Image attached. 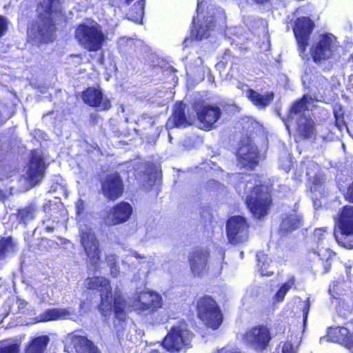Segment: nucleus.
Returning a JSON list of instances; mask_svg holds the SVG:
<instances>
[{
	"label": "nucleus",
	"mask_w": 353,
	"mask_h": 353,
	"mask_svg": "<svg viewBox=\"0 0 353 353\" xmlns=\"http://www.w3.org/2000/svg\"><path fill=\"white\" fill-rule=\"evenodd\" d=\"M236 155L238 165L241 168L252 170L258 165V149L248 137H241Z\"/></svg>",
	"instance_id": "11"
},
{
	"label": "nucleus",
	"mask_w": 353,
	"mask_h": 353,
	"mask_svg": "<svg viewBox=\"0 0 353 353\" xmlns=\"http://www.w3.org/2000/svg\"><path fill=\"white\" fill-rule=\"evenodd\" d=\"M46 165L39 151L32 152L31 159L26 172L27 178L32 184H37L43 179Z\"/></svg>",
	"instance_id": "21"
},
{
	"label": "nucleus",
	"mask_w": 353,
	"mask_h": 353,
	"mask_svg": "<svg viewBox=\"0 0 353 353\" xmlns=\"http://www.w3.org/2000/svg\"><path fill=\"white\" fill-rule=\"evenodd\" d=\"M14 252V243L12 239L3 238L0 241V260H3Z\"/></svg>",
	"instance_id": "37"
},
{
	"label": "nucleus",
	"mask_w": 353,
	"mask_h": 353,
	"mask_svg": "<svg viewBox=\"0 0 353 353\" xmlns=\"http://www.w3.org/2000/svg\"><path fill=\"white\" fill-rule=\"evenodd\" d=\"M2 199H3L2 192L0 190V200H2Z\"/></svg>",
	"instance_id": "55"
},
{
	"label": "nucleus",
	"mask_w": 353,
	"mask_h": 353,
	"mask_svg": "<svg viewBox=\"0 0 353 353\" xmlns=\"http://www.w3.org/2000/svg\"><path fill=\"white\" fill-rule=\"evenodd\" d=\"M82 99L85 103L101 110H108L111 106L110 101L103 97L99 88H88L83 92Z\"/></svg>",
	"instance_id": "25"
},
{
	"label": "nucleus",
	"mask_w": 353,
	"mask_h": 353,
	"mask_svg": "<svg viewBox=\"0 0 353 353\" xmlns=\"http://www.w3.org/2000/svg\"><path fill=\"white\" fill-rule=\"evenodd\" d=\"M199 121V128L209 131L216 126V123L222 116V110L215 103H199L194 105Z\"/></svg>",
	"instance_id": "9"
},
{
	"label": "nucleus",
	"mask_w": 353,
	"mask_h": 353,
	"mask_svg": "<svg viewBox=\"0 0 353 353\" xmlns=\"http://www.w3.org/2000/svg\"><path fill=\"white\" fill-rule=\"evenodd\" d=\"M77 214L80 215L83 212V202L81 199H79L76 203Z\"/></svg>",
	"instance_id": "50"
},
{
	"label": "nucleus",
	"mask_w": 353,
	"mask_h": 353,
	"mask_svg": "<svg viewBox=\"0 0 353 353\" xmlns=\"http://www.w3.org/2000/svg\"><path fill=\"white\" fill-rule=\"evenodd\" d=\"M325 341H332L341 344L353 353V331L344 326L331 328L327 336L320 338V343Z\"/></svg>",
	"instance_id": "19"
},
{
	"label": "nucleus",
	"mask_w": 353,
	"mask_h": 353,
	"mask_svg": "<svg viewBox=\"0 0 353 353\" xmlns=\"http://www.w3.org/2000/svg\"><path fill=\"white\" fill-rule=\"evenodd\" d=\"M297 132L304 138H310L314 133V123L310 115H304L295 120Z\"/></svg>",
	"instance_id": "31"
},
{
	"label": "nucleus",
	"mask_w": 353,
	"mask_h": 353,
	"mask_svg": "<svg viewBox=\"0 0 353 353\" xmlns=\"http://www.w3.org/2000/svg\"><path fill=\"white\" fill-rule=\"evenodd\" d=\"M325 230L323 228L316 229L314 232V236L318 240L323 239L325 237Z\"/></svg>",
	"instance_id": "48"
},
{
	"label": "nucleus",
	"mask_w": 353,
	"mask_h": 353,
	"mask_svg": "<svg viewBox=\"0 0 353 353\" xmlns=\"http://www.w3.org/2000/svg\"><path fill=\"white\" fill-rule=\"evenodd\" d=\"M8 21L3 16H0V37H3L8 30Z\"/></svg>",
	"instance_id": "43"
},
{
	"label": "nucleus",
	"mask_w": 353,
	"mask_h": 353,
	"mask_svg": "<svg viewBox=\"0 0 353 353\" xmlns=\"http://www.w3.org/2000/svg\"><path fill=\"white\" fill-rule=\"evenodd\" d=\"M256 257L261 274L262 276L272 275L274 272L272 270H268L270 267V259L268 256L263 253L259 252L257 254Z\"/></svg>",
	"instance_id": "38"
},
{
	"label": "nucleus",
	"mask_w": 353,
	"mask_h": 353,
	"mask_svg": "<svg viewBox=\"0 0 353 353\" xmlns=\"http://www.w3.org/2000/svg\"><path fill=\"white\" fill-rule=\"evenodd\" d=\"M245 342L257 350L266 348L271 339L270 330L265 326H256L248 330L244 336Z\"/></svg>",
	"instance_id": "17"
},
{
	"label": "nucleus",
	"mask_w": 353,
	"mask_h": 353,
	"mask_svg": "<svg viewBox=\"0 0 353 353\" xmlns=\"http://www.w3.org/2000/svg\"><path fill=\"white\" fill-rule=\"evenodd\" d=\"M133 212L132 205L125 201H121L110 209L104 217L107 225H115L128 221Z\"/></svg>",
	"instance_id": "18"
},
{
	"label": "nucleus",
	"mask_w": 353,
	"mask_h": 353,
	"mask_svg": "<svg viewBox=\"0 0 353 353\" xmlns=\"http://www.w3.org/2000/svg\"><path fill=\"white\" fill-rule=\"evenodd\" d=\"M58 0H43L41 7L44 12L41 13L36 24L29 29L28 33L32 39L39 42L48 43L54 39L55 25L54 14L59 10Z\"/></svg>",
	"instance_id": "3"
},
{
	"label": "nucleus",
	"mask_w": 353,
	"mask_h": 353,
	"mask_svg": "<svg viewBox=\"0 0 353 353\" xmlns=\"http://www.w3.org/2000/svg\"><path fill=\"white\" fill-rule=\"evenodd\" d=\"M336 126L339 128L340 131L343 130V128L345 127L347 130L349 132L348 128L346 126V125L343 123V121H339L338 119H336Z\"/></svg>",
	"instance_id": "51"
},
{
	"label": "nucleus",
	"mask_w": 353,
	"mask_h": 353,
	"mask_svg": "<svg viewBox=\"0 0 353 353\" xmlns=\"http://www.w3.org/2000/svg\"><path fill=\"white\" fill-rule=\"evenodd\" d=\"M193 334L188 329L185 323H181L172 327L170 332L165 337L162 345L171 352H179L188 348L191 343Z\"/></svg>",
	"instance_id": "6"
},
{
	"label": "nucleus",
	"mask_w": 353,
	"mask_h": 353,
	"mask_svg": "<svg viewBox=\"0 0 353 353\" xmlns=\"http://www.w3.org/2000/svg\"><path fill=\"white\" fill-rule=\"evenodd\" d=\"M43 227L46 232H52L54 231V226L53 225H45V222H43Z\"/></svg>",
	"instance_id": "52"
},
{
	"label": "nucleus",
	"mask_w": 353,
	"mask_h": 353,
	"mask_svg": "<svg viewBox=\"0 0 353 353\" xmlns=\"http://www.w3.org/2000/svg\"><path fill=\"white\" fill-rule=\"evenodd\" d=\"M227 236L229 242L237 245L248 240V224L241 216H232L226 224Z\"/></svg>",
	"instance_id": "13"
},
{
	"label": "nucleus",
	"mask_w": 353,
	"mask_h": 353,
	"mask_svg": "<svg viewBox=\"0 0 353 353\" xmlns=\"http://www.w3.org/2000/svg\"><path fill=\"white\" fill-rule=\"evenodd\" d=\"M295 280L293 276L290 277L285 283L282 285V286L279 288V290L276 292L274 295V299L277 302L282 301L287 292L294 285Z\"/></svg>",
	"instance_id": "39"
},
{
	"label": "nucleus",
	"mask_w": 353,
	"mask_h": 353,
	"mask_svg": "<svg viewBox=\"0 0 353 353\" xmlns=\"http://www.w3.org/2000/svg\"><path fill=\"white\" fill-rule=\"evenodd\" d=\"M79 234L81 245L90 263L97 270L99 266L101 254L99 241L92 230L86 225L80 226Z\"/></svg>",
	"instance_id": "10"
},
{
	"label": "nucleus",
	"mask_w": 353,
	"mask_h": 353,
	"mask_svg": "<svg viewBox=\"0 0 353 353\" xmlns=\"http://www.w3.org/2000/svg\"><path fill=\"white\" fill-rule=\"evenodd\" d=\"M317 80L320 82L319 85L317 86V89L320 92L321 90H323L324 88H326L328 85V81L327 79H325L323 76L317 77Z\"/></svg>",
	"instance_id": "46"
},
{
	"label": "nucleus",
	"mask_w": 353,
	"mask_h": 353,
	"mask_svg": "<svg viewBox=\"0 0 353 353\" xmlns=\"http://www.w3.org/2000/svg\"><path fill=\"white\" fill-rule=\"evenodd\" d=\"M132 256H134V258L136 259H145V256L144 255H142L139 253H138L137 251L135 250H131L130 251V254H128L125 258L123 260V263H127L129 262V257Z\"/></svg>",
	"instance_id": "45"
},
{
	"label": "nucleus",
	"mask_w": 353,
	"mask_h": 353,
	"mask_svg": "<svg viewBox=\"0 0 353 353\" xmlns=\"http://www.w3.org/2000/svg\"><path fill=\"white\" fill-rule=\"evenodd\" d=\"M310 300H309V299H307V300L305 301V306L303 309L304 324L305 323V322L307 319V316H308V313L310 311Z\"/></svg>",
	"instance_id": "47"
},
{
	"label": "nucleus",
	"mask_w": 353,
	"mask_h": 353,
	"mask_svg": "<svg viewBox=\"0 0 353 353\" xmlns=\"http://www.w3.org/2000/svg\"><path fill=\"white\" fill-rule=\"evenodd\" d=\"M236 177L238 182L235 184V189L239 195L245 198L253 216L256 219L265 216L271 203L268 188L254 174H238Z\"/></svg>",
	"instance_id": "1"
},
{
	"label": "nucleus",
	"mask_w": 353,
	"mask_h": 353,
	"mask_svg": "<svg viewBox=\"0 0 353 353\" xmlns=\"http://www.w3.org/2000/svg\"><path fill=\"white\" fill-rule=\"evenodd\" d=\"M344 266L345 268L346 275L350 280V283H351V285H349L345 283L344 285L347 287L350 291V293L353 294V263L349 261L345 263Z\"/></svg>",
	"instance_id": "42"
},
{
	"label": "nucleus",
	"mask_w": 353,
	"mask_h": 353,
	"mask_svg": "<svg viewBox=\"0 0 353 353\" xmlns=\"http://www.w3.org/2000/svg\"><path fill=\"white\" fill-rule=\"evenodd\" d=\"M271 0H254L258 4H264L266 3H269Z\"/></svg>",
	"instance_id": "53"
},
{
	"label": "nucleus",
	"mask_w": 353,
	"mask_h": 353,
	"mask_svg": "<svg viewBox=\"0 0 353 353\" xmlns=\"http://www.w3.org/2000/svg\"><path fill=\"white\" fill-rule=\"evenodd\" d=\"M79 315L72 308H52L45 310L36 317L37 322H47L63 319L76 321Z\"/></svg>",
	"instance_id": "22"
},
{
	"label": "nucleus",
	"mask_w": 353,
	"mask_h": 353,
	"mask_svg": "<svg viewBox=\"0 0 353 353\" xmlns=\"http://www.w3.org/2000/svg\"><path fill=\"white\" fill-rule=\"evenodd\" d=\"M115 320L114 322V328L117 332L119 337L123 336V331L126 327V305L125 301L122 297L117 296V294L114 296V303L112 304Z\"/></svg>",
	"instance_id": "23"
},
{
	"label": "nucleus",
	"mask_w": 353,
	"mask_h": 353,
	"mask_svg": "<svg viewBox=\"0 0 353 353\" xmlns=\"http://www.w3.org/2000/svg\"><path fill=\"white\" fill-rule=\"evenodd\" d=\"M67 341L76 353H99L93 343L85 336L70 334H68Z\"/></svg>",
	"instance_id": "26"
},
{
	"label": "nucleus",
	"mask_w": 353,
	"mask_h": 353,
	"mask_svg": "<svg viewBox=\"0 0 353 353\" xmlns=\"http://www.w3.org/2000/svg\"><path fill=\"white\" fill-rule=\"evenodd\" d=\"M311 167L314 169V171L312 170V168H308L306 172L308 179L313 183L314 186L321 185L325 181L323 173L319 170L318 165L312 163ZM314 190H316L315 187H314Z\"/></svg>",
	"instance_id": "36"
},
{
	"label": "nucleus",
	"mask_w": 353,
	"mask_h": 353,
	"mask_svg": "<svg viewBox=\"0 0 353 353\" xmlns=\"http://www.w3.org/2000/svg\"><path fill=\"white\" fill-rule=\"evenodd\" d=\"M117 256L113 254H108L105 261L110 270V274L113 277H117L119 274V268L117 265Z\"/></svg>",
	"instance_id": "40"
},
{
	"label": "nucleus",
	"mask_w": 353,
	"mask_h": 353,
	"mask_svg": "<svg viewBox=\"0 0 353 353\" xmlns=\"http://www.w3.org/2000/svg\"><path fill=\"white\" fill-rule=\"evenodd\" d=\"M241 258H243V252H241Z\"/></svg>",
	"instance_id": "56"
},
{
	"label": "nucleus",
	"mask_w": 353,
	"mask_h": 353,
	"mask_svg": "<svg viewBox=\"0 0 353 353\" xmlns=\"http://www.w3.org/2000/svg\"><path fill=\"white\" fill-rule=\"evenodd\" d=\"M337 48L336 38L332 34H325L313 44L310 49L311 56L315 63H320L330 59Z\"/></svg>",
	"instance_id": "12"
},
{
	"label": "nucleus",
	"mask_w": 353,
	"mask_h": 353,
	"mask_svg": "<svg viewBox=\"0 0 353 353\" xmlns=\"http://www.w3.org/2000/svg\"><path fill=\"white\" fill-rule=\"evenodd\" d=\"M149 353H165V348H162L161 351L157 350H152Z\"/></svg>",
	"instance_id": "54"
},
{
	"label": "nucleus",
	"mask_w": 353,
	"mask_h": 353,
	"mask_svg": "<svg viewBox=\"0 0 353 353\" xmlns=\"http://www.w3.org/2000/svg\"><path fill=\"white\" fill-rule=\"evenodd\" d=\"M334 236L339 243L353 248L352 205H345L339 212Z\"/></svg>",
	"instance_id": "5"
},
{
	"label": "nucleus",
	"mask_w": 353,
	"mask_h": 353,
	"mask_svg": "<svg viewBox=\"0 0 353 353\" xmlns=\"http://www.w3.org/2000/svg\"><path fill=\"white\" fill-rule=\"evenodd\" d=\"M172 137H170V135L169 134V139L170 141L171 140Z\"/></svg>",
	"instance_id": "59"
},
{
	"label": "nucleus",
	"mask_w": 353,
	"mask_h": 353,
	"mask_svg": "<svg viewBox=\"0 0 353 353\" xmlns=\"http://www.w3.org/2000/svg\"><path fill=\"white\" fill-rule=\"evenodd\" d=\"M79 43L90 52L100 50L106 39V35L97 23H83L78 26L75 32Z\"/></svg>",
	"instance_id": "4"
},
{
	"label": "nucleus",
	"mask_w": 353,
	"mask_h": 353,
	"mask_svg": "<svg viewBox=\"0 0 353 353\" xmlns=\"http://www.w3.org/2000/svg\"><path fill=\"white\" fill-rule=\"evenodd\" d=\"M339 286L335 283H333L332 285L330 286L329 292L330 295L334 299H339V307L338 313L339 315L347 320L349 323H353V303L350 301L349 296L346 298H341V295L338 292Z\"/></svg>",
	"instance_id": "24"
},
{
	"label": "nucleus",
	"mask_w": 353,
	"mask_h": 353,
	"mask_svg": "<svg viewBox=\"0 0 353 353\" xmlns=\"http://www.w3.org/2000/svg\"><path fill=\"white\" fill-rule=\"evenodd\" d=\"M282 353H296V350L290 342H286L282 347Z\"/></svg>",
	"instance_id": "44"
},
{
	"label": "nucleus",
	"mask_w": 353,
	"mask_h": 353,
	"mask_svg": "<svg viewBox=\"0 0 353 353\" xmlns=\"http://www.w3.org/2000/svg\"><path fill=\"white\" fill-rule=\"evenodd\" d=\"M285 125H286V127L288 128V123H287V122H285Z\"/></svg>",
	"instance_id": "58"
},
{
	"label": "nucleus",
	"mask_w": 353,
	"mask_h": 353,
	"mask_svg": "<svg viewBox=\"0 0 353 353\" xmlns=\"http://www.w3.org/2000/svg\"><path fill=\"white\" fill-rule=\"evenodd\" d=\"M189 124L185 115V105L177 103L174 108L172 117L168 120V125H172L176 128H184Z\"/></svg>",
	"instance_id": "30"
},
{
	"label": "nucleus",
	"mask_w": 353,
	"mask_h": 353,
	"mask_svg": "<svg viewBox=\"0 0 353 353\" xmlns=\"http://www.w3.org/2000/svg\"><path fill=\"white\" fill-rule=\"evenodd\" d=\"M209 256L208 250L202 248H196L190 253V267L194 276H201L208 272Z\"/></svg>",
	"instance_id": "20"
},
{
	"label": "nucleus",
	"mask_w": 353,
	"mask_h": 353,
	"mask_svg": "<svg viewBox=\"0 0 353 353\" xmlns=\"http://www.w3.org/2000/svg\"><path fill=\"white\" fill-rule=\"evenodd\" d=\"M83 305V303H81V305H80V307H81V308H82Z\"/></svg>",
	"instance_id": "57"
},
{
	"label": "nucleus",
	"mask_w": 353,
	"mask_h": 353,
	"mask_svg": "<svg viewBox=\"0 0 353 353\" xmlns=\"http://www.w3.org/2000/svg\"><path fill=\"white\" fill-rule=\"evenodd\" d=\"M345 199L348 201L353 203V183L348 187L347 190Z\"/></svg>",
	"instance_id": "49"
},
{
	"label": "nucleus",
	"mask_w": 353,
	"mask_h": 353,
	"mask_svg": "<svg viewBox=\"0 0 353 353\" xmlns=\"http://www.w3.org/2000/svg\"><path fill=\"white\" fill-rule=\"evenodd\" d=\"M303 224L302 217L296 213L286 215L283 219L279 232L282 236L300 228Z\"/></svg>",
	"instance_id": "29"
},
{
	"label": "nucleus",
	"mask_w": 353,
	"mask_h": 353,
	"mask_svg": "<svg viewBox=\"0 0 353 353\" xmlns=\"http://www.w3.org/2000/svg\"><path fill=\"white\" fill-rule=\"evenodd\" d=\"M205 8L203 2L198 0L197 18L193 17V26L191 31L192 37L197 40H202L210 36V32L216 23L224 24L225 12L220 7L210 4Z\"/></svg>",
	"instance_id": "2"
},
{
	"label": "nucleus",
	"mask_w": 353,
	"mask_h": 353,
	"mask_svg": "<svg viewBox=\"0 0 353 353\" xmlns=\"http://www.w3.org/2000/svg\"><path fill=\"white\" fill-rule=\"evenodd\" d=\"M316 254L322 261L323 270V274L327 273L331 269L332 263L335 256V253L328 248H319L318 251L314 252Z\"/></svg>",
	"instance_id": "34"
},
{
	"label": "nucleus",
	"mask_w": 353,
	"mask_h": 353,
	"mask_svg": "<svg viewBox=\"0 0 353 353\" xmlns=\"http://www.w3.org/2000/svg\"><path fill=\"white\" fill-rule=\"evenodd\" d=\"M313 102L312 97L304 95L301 99L296 101L292 105L288 114V120L295 121L304 115H310L308 108Z\"/></svg>",
	"instance_id": "27"
},
{
	"label": "nucleus",
	"mask_w": 353,
	"mask_h": 353,
	"mask_svg": "<svg viewBox=\"0 0 353 353\" xmlns=\"http://www.w3.org/2000/svg\"><path fill=\"white\" fill-rule=\"evenodd\" d=\"M49 341V337L46 335L36 337L28 345L26 353H43Z\"/></svg>",
	"instance_id": "33"
},
{
	"label": "nucleus",
	"mask_w": 353,
	"mask_h": 353,
	"mask_svg": "<svg viewBox=\"0 0 353 353\" xmlns=\"http://www.w3.org/2000/svg\"><path fill=\"white\" fill-rule=\"evenodd\" d=\"M313 28V22L309 17L299 18L295 22L293 31L298 43L301 56L305 53Z\"/></svg>",
	"instance_id": "15"
},
{
	"label": "nucleus",
	"mask_w": 353,
	"mask_h": 353,
	"mask_svg": "<svg viewBox=\"0 0 353 353\" xmlns=\"http://www.w3.org/2000/svg\"><path fill=\"white\" fill-rule=\"evenodd\" d=\"M19 345L14 343H3L0 345V353H18Z\"/></svg>",
	"instance_id": "41"
},
{
	"label": "nucleus",
	"mask_w": 353,
	"mask_h": 353,
	"mask_svg": "<svg viewBox=\"0 0 353 353\" xmlns=\"http://www.w3.org/2000/svg\"><path fill=\"white\" fill-rule=\"evenodd\" d=\"M84 285L88 289L97 290L101 292V312L104 316L110 315L114 303L110 281L104 277L96 276L86 279Z\"/></svg>",
	"instance_id": "8"
},
{
	"label": "nucleus",
	"mask_w": 353,
	"mask_h": 353,
	"mask_svg": "<svg viewBox=\"0 0 353 353\" xmlns=\"http://www.w3.org/2000/svg\"><path fill=\"white\" fill-rule=\"evenodd\" d=\"M101 190L104 196L111 201L119 198L123 192V184L118 173L107 174L101 181Z\"/></svg>",
	"instance_id": "16"
},
{
	"label": "nucleus",
	"mask_w": 353,
	"mask_h": 353,
	"mask_svg": "<svg viewBox=\"0 0 353 353\" xmlns=\"http://www.w3.org/2000/svg\"><path fill=\"white\" fill-rule=\"evenodd\" d=\"M37 211V205L31 203L23 208L18 210L17 218L19 222L26 223L34 218Z\"/></svg>",
	"instance_id": "35"
},
{
	"label": "nucleus",
	"mask_w": 353,
	"mask_h": 353,
	"mask_svg": "<svg viewBox=\"0 0 353 353\" xmlns=\"http://www.w3.org/2000/svg\"><path fill=\"white\" fill-rule=\"evenodd\" d=\"M198 316L205 324L216 330L222 323L221 310L216 301L210 296H205L200 298L196 305Z\"/></svg>",
	"instance_id": "7"
},
{
	"label": "nucleus",
	"mask_w": 353,
	"mask_h": 353,
	"mask_svg": "<svg viewBox=\"0 0 353 353\" xmlns=\"http://www.w3.org/2000/svg\"><path fill=\"white\" fill-rule=\"evenodd\" d=\"M134 0H124L123 4L128 6ZM144 0H138L127 14L128 19L135 23H141L144 14Z\"/></svg>",
	"instance_id": "32"
},
{
	"label": "nucleus",
	"mask_w": 353,
	"mask_h": 353,
	"mask_svg": "<svg viewBox=\"0 0 353 353\" xmlns=\"http://www.w3.org/2000/svg\"><path fill=\"white\" fill-rule=\"evenodd\" d=\"M245 95L259 109H263L268 106L273 101L274 97L272 92H266L261 94L252 89H248Z\"/></svg>",
	"instance_id": "28"
},
{
	"label": "nucleus",
	"mask_w": 353,
	"mask_h": 353,
	"mask_svg": "<svg viewBox=\"0 0 353 353\" xmlns=\"http://www.w3.org/2000/svg\"><path fill=\"white\" fill-rule=\"evenodd\" d=\"M163 305L161 296L154 292H142L136 297L133 303V308L139 314H152Z\"/></svg>",
	"instance_id": "14"
}]
</instances>
